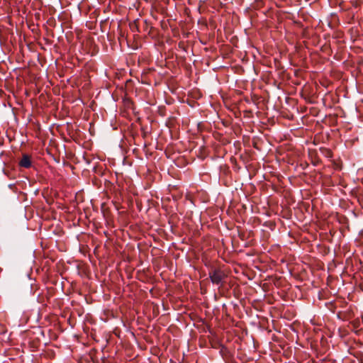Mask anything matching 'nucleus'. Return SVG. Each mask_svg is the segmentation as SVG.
Returning <instances> with one entry per match:
<instances>
[{
  "label": "nucleus",
  "instance_id": "f257e3e1",
  "mask_svg": "<svg viewBox=\"0 0 363 363\" xmlns=\"http://www.w3.org/2000/svg\"><path fill=\"white\" fill-rule=\"evenodd\" d=\"M209 277L213 284L221 285L225 274L220 269H215L209 272Z\"/></svg>",
  "mask_w": 363,
  "mask_h": 363
},
{
  "label": "nucleus",
  "instance_id": "f03ea898",
  "mask_svg": "<svg viewBox=\"0 0 363 363\" xmlns=\"http://www.w3.org/2000/svg\"><path fill=\"white\" fill-rule=\"evenodd\" d=\"M19 164L22 167L29 168L31 166L30 157L28 155H23Z\"/></svg>",
  "mask_w": 363,
  "mask_h": 363
}]
</instances>
